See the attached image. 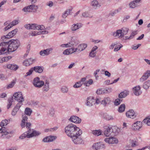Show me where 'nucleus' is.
<instances>
[{"label": "nucleus", "instance_id": "21", "mask_svg": "<svg viewBox=\"0 0 150 150\" xmlns=\"http://www.w3.org/2000/svg\"><path fill=\"white\" fill-rule=\"evenodd\" d=\"M110 102V98L109 97H105L102 100L101 104L103 105L104 106H105L109 104Z\"/></svg>", "mask_w": 150, "mask_h": 150}, {"label": "nucleus", "instance_id": "49", "mask_svg": "<svg viewBox=\"0 0 150 150\" xmlns=\"http://www.w3.org/2000/svg\"><path fill=\"white\" fill-rule=\"evenodd\" d=\"M6 48L3 47L0 50V55L6 54Z\"/></svg>", "mask_w": 150, "mask_h": 150}, {"label": "nucleus", "instance_id": "29", "mask_svg": "<svg viewBox=\"0 0 150 150\" xmlns=\"http://www.w3.org/2000/svg\"><path fill=\"white\" fill-rule=\"evenodd\" d=\"M141 0H135L131 2L129 4V7L131 8H134L137 5V3L139 2Z\"/></svg>", "mask_w": 150, "mask_h": 150}, {"label": "nucleus", "instance_id": "30", "mask_svg": "<svg viewBox=\"0 0 150 150\" xmlns=\"http://www.w3.org/2000/svg\"><path fill=\"white\" fill-rule=\"evenodd\" d=\"M129 94V91H125L121 92L119 94L118 97L119 98H121L125 97Z\"/></svg>", "mask_w": 150, "mask_h": 150}, {"label": "nucleus", "instance_id": "22", "mask_svg": "<svg viewBox=\"0 0 150 150\" xmlns=\"http://www.w3.org/2000/svg\"><path fill=\"white\" fill-rule=\"evenodd\" d=\"M43 86V87L42 88V91L45 92L48 91L50 89L49 81L47 80H46Z\"/></svg>", "mask_w": 150, "mask_h": 150}, {"label": "nucleus", "instance_id": "13", "mask_svg": "<svg viewBox=\"0 0 150 150\" xmlns=\"http://www.w3.org/2000/svg\"><path fill=\"white\" fill-rule=\"evenodd\" d=\"M126 116L127 117L132 119L135 118L136 116L135 112L132 110L127 111L126 113Z\"/></svg>", "mask_w": 150, "mask_h": 150}, {"label": "nucleus", "instance_id": "33", "mask_svg": "<svg viewBox=\"0 0 150 150\" xmlns=\"http://www.w3.org/2000/svg\"><path fill=\"white\" fill-rule=\"evenodd\" d=\"M78 47L79 52L84 50L87 47V45L85 44H82L78 45Z\"/></svg>", "mask_w": 150, "mask_h": 150}, {"label": "nucleus", "instance_id": "14", "mask_svg": "<svg viewBox=\"0 0 150 150\" xmlns=\"http://www.w3.org/2000/svg\"><path fill=\"white\" fill-rule=\"evenodd\" d=\"M105 146L104 144L101 142H99L94 144L93 147L96 150H98L100 149H102L104 148Z\"/></svg>", "mask_w": 150, "mask_h": 150}, {"label": "nucleus", "instance_id": "34", "mask_svg": "<svg viewBox=\"0 0 150 150\" xmlns=\"http://www.w3.org/2000/svg\"><path fill=\"white\" fill-rule=\"evenodd\" d=\"M103 117L104 119L107 120H112L114 119L113 116L107 113L104 114Z\"/></svg>", "mask_w": 150, "mask_h": 150}, {"label": "nucleus", "instance_id": "19", "mask_svg": "<svg viewBox=\"0 0 150 150\" xmlns=\"http://www.w3.org/2000/svg\"><path fill=\"white\" fill-rule=\"evenodd\" d=\"M91 5L93 7V8L97 9L98 8H99L101 6L100 3L97 0H93L91 2Z\"/></svg>", "mask_w": 150, "mask_h": 150}, {"label": "nucleus", "instance_id": "23", "mask_svg": "<svg viewBox=\"0 0 150 150\" xmlns=\"http://www.w3.org/2000/svg\"><path fill=\"white\" fill-rule=\"evenodd\" d=\"M34 61V59H33L31 58H30L28 59H26L23 62V65L26 66H29L30 64H32Z\"/></svg>", "mask_w": 150, "mask_h": 150}, {"label": "nucleus", "instance_id": "37", "mask_svg": "<svg viewBox=\"0 0 150 150\" xmlns=\"http://www.w3.org/2000/svg\"><path fill=\"white\" fill-rule=\"evenodd\" d=\"M150 116L146 117L143 120V122L148 126H150Z\"/></svg>", "mask_w": 150, "mask_h": 150}, {"label": "nucleus", "instance_id": "1", "mask_svg": "<svg viewBox=\"0 0 150 150\" xmlns=\"http://www.w3.org/2000/svg\"><path fill=\"white\" fill-rule=\"evenodd\" d=\"M6 54L9 52H13L15 51L20 45L19 41L18 40H11L7 42H5Z\"/></svg>", "mask_w": 150, "mask_h": 150}, {"label": "nucleus", "instance_id": "55", "mask_svg": "<svg viewBox=\"0 0 150 150\" xmlns=\"http://www.w3.org/2000/svg\"><path fill=\"white\" fill-rule=\"evenodd\" d=\"M101 98H96V99H94L95 104H98L100 103L101 104Z\"/></svg>", "mask_w": 150, "mask_h": 150}, {"label": "nucleus", "instance_id": "6", "mask_svg": "<svg viewBox=\"0 0 150 150\" xmlns=\"http://www.w3.org/2000/svg\"><path fill=\"white\" fill-rule=\"evenodd\" d=\"M13 99L18 102L17 104L18 105H22V103L24 101V98L23 97L22 93L21 92H18L15 93L13 97Z\"/></svg>", "mask_w": 150, "mask_h": 150}, {"label": "nucleus", "instance_id": "25", "mask_svg": "<svg viewBox=\"0 0 150 150\" xmlns=\"http://www.w3.org/2000/svg\"><path fill=\"white\" fill-rule=\"evenodd\" d=\"M79 42V40L76 38H72L69 42V44L71 45L72 47H76Z\"/></svg>", "mask_w": 150, "mask_h": 150}, {"label": "nucleus", "instance_id": "11", "mask_svg": "<svg viewBox=\"0 0 150 150\" xmlns=\"http://www.w3.org/2000/svg\"><path fill=\"white\" fill-rule=\"evenodd\" d=\"M150 76V71L148 70L145 72L140 78L139 81L143 83Z\"/></svg>", "mask_w": 150, "mask_h": 150}, {"label": "nucleus", "instance_id": "20", "mask_svg": "<svg viewBox=\"0 0 150 150\" xmlns=\"http://www.w3.org/2000/svg\"><path fill=\"white\" fill-rule=\"evenodd\" d=\"M86 105L89 106H91L95 104L94 99L93 97H89L87 98Z\"/></svg>", "mask_w": 150, "mask_h": 150}, {"label": "nucleus", "instance_id": "18", "mask_svg": "<svg viewBox=\"0 0 150 150\" xmlns=\"http://www.w3.org/2000/svg\"><path fill=\"white\" fill-rule=\"evenodd\" d=\"M53 50L52 48H48L46 50H41L40 52V55L44 56L45 55H48L50 54V51Z\"/></svg>", "mask_w": 150, "mask_h": 150}, {"label": "nucleus", "instance_id": "59", "mask_svg": "<svg viewBox=\"0 0 150 150\" xmlns=\"http://www.w3.org/2000/svg\"><path fill=\"white\" fill-rule=\"evenodd\" d=\"M96 53V52H92V51H91L89 54V56L92 57H94L95 56Z\"/></svg>", "mask_w": 150, "mask_h": 150}, {"label": "nucleus", "instance_id": "43", "mask_svg": "<svg viewBox=\"0 0 150 150\" xmlns=\"http://www.w3.org/2000/svg\"><path fill=\"white\" fill-rule=\"evenodd\" d=\"M82 85V83H80L79 81L76 82L75 84H74L73 87L75 88H78L81 87Z\"/></svg>", "mask_w": 150, "mask_h": 150}, {"label": "nucleus", "instance_id": "8", "mask_svg": "<svg viewBox=\"0 0 150 150\" xmlns=\"http://www.w3.org/2000/svg\"><path fill=\"white\" fill-rule=\"evenodd\" d=\"M33 84L35 87L40 88L43 86L44 82L40 80L38 77H37L34 79Z\"/></svg>", "mask_w": 150, "mask_h": 150}, {"label": "nucleus", "instance_id": "3", "mask_svg": "<svg viewBox=\"0 0 150 150\" xmlns=\"http://www.w3.org/2000/svg\"><path fill=\"white\" fill-rule=\"evenodd\" d=\"M39 131L35 130L32 129H29L28 130L19 136V138L23 139L25 138H30L38 136L41 134Z\"/></svg>", "mask_w": 150, "mask_h": 150}, {"label": "nucleus", "instance_id": "50", "mask_svg": "<svg viewBox=\"0 0 150 150\" xmlns=\"http://www.w3.org/2000/svg\"><path fill=\"white\" fill-rule=\"evenodd\" d=\"M33 71V68L32 67L29 70L28 72L26 73V74L24 76L26 77L32 74Z\"/></svg>", "mask_w": 150, "mask_h": 150}, {"label": "nucleus", "instance_id": "28", "mask_svg": "<svg viewBox=\"0 0 150 150\" xmlns=\"http://www.w3.org/2000/svg\"><path fill=\"white\" fill-rule=\"evenodd\" d=\"M21 105H18V104H17L12 111L11 115L13 116H14L16 115L17 112L18 111Z\"/></svg>", "mask_w": 150, "mask_h": 150}, {"label": "nucleus", "instance_id": "5", "mask_svg": "<svg viewBox=\"0 0 150 150\" xmlns=\"http://www.w3.org/2000/svg\"><path fill=\"white\" fill-rule=\"evenodd\" d=\"M129 29L127 28H123L121 29L117 30L116 31L113 33V36L115 37L119 36L120 39L123 37L125 35H126L128 33Z\"/></svg>", "mask_w": 150, "mask_h": 150}, {"label": "nucleus", "instance_id": "57", "mask_svg": "<svg viewBox=\"0 0 150 150\" xmlns=\"http://www.w3.org/2000/svg\"><path fill=\"white\" fill-rule=\"evenodd\" d=\"M37 30H44L45 28V27L43 25H38L37 26Z\"/></svg>", "mask_w": 150, "mask_h": 150}, {"label": "nucleus", "instance_id": "40", "mask_svg": "<svg viewBox=\"0 0 150 150\" xmlns=\"http://www.w3.org/2000/svg\"><path fill=\"white\" fill-rule=\"evenodd\" d=\"M32 110L29 108H26L25 111V113L29 116H30L32 112Z\"/></svg>", "mask_w": 150, "mask_h": 150}, {"label": "nucleus", "instance_id": "4", "mask_svg": "<svg viewBox=\"0 0 150 150\" xmlns=\"http://www.w3.org/2000/svg\"><path fill=\"white\" fill-rule=\"evenodd\" d=\"M82 133V131L81 130H80V131L75 135L70 137L72 141L75 144H83V140L80 136Z\"/></svg>", "mask_w": 150, "mask_h": 150}, {"label": "nucleus", "instance_id": "54", "mask_svg": "<svg viewBox=\"0 0 150 150\" xmlns=\"http://www.w3.org/2000/svg\"><path fill=\"white\" fill-rule=\"evenodd\" d=\"M123 46L122 44H120L118 46H116L114 48V51L115 52L117 51L120 49Z\"/></svg>", "mask_w": 150, "mask_h": 150}, {"label": "nucleus", "instance_id": "46", "mask_svg": "<svg viewBox=\"0 0 150 150\" xmlns=\"http://www.w3.org/2000/svg\"><path fill=\"white\" fill-rule=\"evenodd\" d=\"M122 101V100H120L118 98L116 99L114 101V105H115L117 106L119 105Z\"/></svg>", "mask_w": 150, "mask_h": 150}, {"label": "nucleus", "instance_id": "48", "mask_svg": "<svg viewBox=\"0 0 150 150\" xmlns=\"http://www.w3.org/2000/svg\"><path fill=\"white\" fill-rule=\"evenodd\" d=\"M138 33V31L137 30H136L133 32L130 35L129 37V39H132L134 36L136 35Z\"/></svg>", "mask_w": 150, "mask_h": 150}, {"label": "nucleus", "instance_id": "31", "mask_svg": "<svg viewBox=\"0 0 150 150\" xmlns=\"http://www.w3.org/2000/svg\"><path fill=\"white\" fill-rule=\"evenodd\" d=\"M81 24L80 23H77L74 24L72 25L71 30L72 31H75L81 27Z\"/></svg>", "mask_w": 150, "mask_h": 150}, {"label": "nucleus", "instance_id": "39", "mask_svg": "<svg viewBox=\"0 0 150 150\" xmlns=\"http://www.w3.org/2000/svg\"><path fill=\"white\" fill-rule=\"evenodd\" d=\"M92 133L95 135L98 136L101 134L102 132L100 130H96L92 131Z\"/></svg>", "mask_w": 150, "mask_h": 150}, {"label": "nucleus", "instance_id": "7", "mask_svg": "<svg viewBox=\"0 0 150 150\" xmlns=\"http://www.w3.org/2000/svg\"><path fill=\"white\" fill-rule=\"evenodd\" d=\"M38 8V6L34 4L30 5L27 6L25 7L23 9V11L26 12H35Z\"/></svg>", "mask_w": 150, "mask_h": 150}, {"label": "nucleus", "instance_id": "35", "mask_svg": "<svg viewBox=\"0 0 150 150\" xmlns=\"http://www.w3.org/2000/svg\"><path fill=\"white\" fill-rule=\"evenodd\" d=\"M71 11V9H67L64 13L62 14V17L64 18H66L67 16L69 14L70 11Z\"/></svg>", "mask_w": 150, "mask_h": 150}, {"label": "nucleus", "instance_id": "61", "mask_svg": "<svg viewBox=\"0 0 150 150\" xmlns=\"http://www.w3.org/2000/svg\"><path fill=\"white\" fill-rule=\"evenodd\" d=\"M18 31V29L17 28L13 30L12 31H11V34H12V35L13 36H14L16 33H17V32Z\"/></svg>", "mask_w": 150, "mask_h": 150}, {"label": "nucleus", "instance_id": "32", "mask_svg": "<svg viewBox=\"0 0 150 150\" xmlns=\"http://www.w3.org/2000/svg\"><path fill=\"white\" fill-rule=\"evenodd\" d=\"M150 86V80H148L145 82L143 84V88L146 90L148 89Z\"/></svg>", "mask_w": 150, "mask_h": 150}, {"label": "nucleus", "instance_id": "10", "mask_svg": "<svg viewBox=\"0 0 150 150\" xmlns=\"http://www.w3.org/2000/svg\"><path fill=\"white\" fill-rule=\"evenodd\" d=\"M104 141L106 143L109 144H117L118 142L117 138L113 137L106 138L105 139Z\"/></svg>", "mask_w": 150, "mask_h": 150}, {"label": "nucleus", "instance_id": "9", "mask_svg": "<svg viewBox=\"0 0 150 150\" xmlns=\"http://www.w3.org/2000/svg\"><path fill=\"white\" fill-rule=\"evenodd\" d=\"M104 134L106 137H108L113 132V130L111 125H106L104 127Z\"/></svg>", "mask_w": 150, "mask_h": 150}, {"label": "nucleus", "instance_id": "38", "mask_svg": "<svg viewBox=\"0 0 150 150\" xmlns=\"http://www.w3.org/2000/svg\"><path fill=\"white\" fill-rule=\"evenodd\" d=\"M125 105L124 104H121L119 108L118 111L119 112H124L125 109Z\"/></svg>", "mask_w": 150, "mask_h": 150}, {"label": "nucleus", "instance_id": "27", "mask_svg": "<svg viewBox=\"0 0 150 150\" xmlns=\"http://www.w3.org/2000/svg\"><path fill=\"white\" fill-rule=\"evenodd\" d=\"M1 128L0 129V133H4V135H7L8 134V133H13V131H10L8 132L4 126L1 127Z\"/></svg>", "mask_w": 150, "mask_h": 150}, {"label": "nucleus", "instance_id": "12", "mask_svg": "<svg viewBox=\"0 0 150 150\" xmlns=\"http://www.w3.org/2000/svg\"><path fill=\"white\" fill-rule=\"evenodd\" d=\"M142 126V123L140 121H137L133 124L132 129L134 130H139Z\"/></svg>", "mask_w": 150, "mask_h": 150}, {"label": "nucleus", "instance_id": "42", "mask_svg": "<svg viewBox=\"0 0 150 150\" xmlns=\"http://www.w3.org/2000/svg\"><path fill=\"white\" fill-rule=\"evenodd\" d=\"M82 16L84 18L89 17L91 18L92 17V16H91L88 12H85L82 13Z\"/></svg>", "mask_w": 150, "mask_h": 150}, {"label": "nucleus", "instance_id": "63", "mask_svg": "<svg viewBox=\"0 0 150 150\" xmlns=\"http://www.w3.org/2000/svg\"><path fill=\"white\" fill-rule=\"evenodd\" d=\"M11 24H9L4 29L5 31H6L12 27Z\"/></svg>", "mask_w": 150, "mask_h": 150}, {"label": "nucleus", "instance_id": "52", "mask_svg": "<svg viewBox=\"0 0 150 150\" xmlns=\"http://www.w3.org/2000/svg\"><path fill=\"white\" fill-rule=\"evenodd\" d=\"M54 114V109L51 108L49 110V114L51 116H53Z\"/></svg>", "mask_w": 150, "mask_h": 150}, {"label": "nucleus", "instance_id": "41", "mask_svg": "<svg viewBox=\"0 0 150 150\" xmlns=\"http://www.w3.org/2000/svg\"><path fill=\"white\" fill-rule=\"evenodd\" d=\"M93 81L92 79H89L88 81H86L84 83V85L86 86H89L92 84Z\"/></svg>", "mask_w": 150, "mask_h": 150}, {"label": "nucleus", "instance_id": "16", "mask_svg": "<svg viewBox=\"0 0 150 150\" xmlns=\"http://www.w3.org/2000/svg\"><path fill=\"white\" fill-rule=\"evenodd\" d=\"M38 24H29L25 25V27L27 29L37 30Z\"/></svg>", "mask_w": 150, "mask_h": 150}, {"label": "nucleus", "instance_id": "26", "mask_svg": "<svg viewBox=\"0 0 150 150\" xmlns=\"http://www.w3.org/2000/svg\"><path fill=\"white\" fill-rule=\"evenodd\" d=\"M33 70L35 72L39 73H42L43 70L44 68L40 66H36L32 67Z\"/></svg>", "mask_w": 150, "mask_h": 150}, {"label": "nucleus", "instance_id": "2", "mask_svg": "<svg viewBox=\"0 0 150 150\" xmlns=\"http://www.w3.org/2000/svg\"><path fill=\"white\" fill-rule=\"evenodd\" d=\"M81 130L76 125L72 124L68 125L65 128V131L67 135L71 137L78 133Z\"/></svg>", "mask_w": 150, "mask_h": 150}, {"label": "nucleus", "instance_id": "51", "mask_svg": "<svg viewBox=\"0 0 150 150\" xmlns=\"http://www.w3.org/2000/svg\"><path fill=\"white\" fill-rule=\"evenodd\" d=\"M63 54L64 55H69L71 54V52L69 49H67L64 50L63 52Z\"/></svg>", "mask_w": 150, "mask_h": 150}, {"label": "nucleus", "instance_id": "44", "mask_svg": "<svg viewBox=\"0 0 150 150\" xmlns=\"http://www.w3.org/2000/svg\"><path fill=\"white\" fill-rule=\"evenodd\" d=\"M16 83V81L14 80L12 81L10 83L7 85L6 88L7 89L10 88H12L14 85Z\"/></svg>", "mask_w": 150, "mask_h": 150}, {"label": "nucleus", "instance_id": "53", "mask_svg": "<svg viewBox=\"0 0 150 150\" xmlns=\"http://www.w3.org/2000/svg\"><path fill=\"white\" fill-rule=\"evenodd\" d=\"M18 23V20H14L11 23H10V24H11V25L12 27L13 26L16 25Z\"/></svg>", "mask_w": 150, "mask_h": 150}, {"label": "nucleus", "instance_id": "62", "mask_svg": "<svg viewBox=\"0 0 150 150\" xmlns=\"http://www.w3.org/2000/svg\"><path fill=\"white\" fill-rule=\"evenodd\" d=\"M46 5L50 7H52L53 5V3L52 1H50L47 3Z\"/></svg>", "mask_w": 150, "mask_h": 150}, {"label": "nucleus", "instance_id": "24", "mask_svg": "<svg viewBox=\"0 0 150 150\" xmlns=\"http://www.w3.org/2000/svg\"><path fill=\"white\" fill-rule=\"evenodd\" d=\"M5 67H6L8 69H9L11 70L16 71L18 68V66L14 64H8Z\"/></svg>", "mask_w": 150, "mask_h": 150}, {"label": "nucleus", "instance_id": "56", "mask_svg": "<svg viewBox=\"0 0 150 150\" xmlns=\"http://www.w3.org/2000/svg\"><path fill=\"white\" fill-rule=\"evenodd\" d=\"M40 32L34 31L30 34V35L33 36H35L39 35H40Z\"/></svg>", "mask_w": 150, "mask_h": 150}, {"label": "nucleus", "instance_id": "15", "mask_svg": "<svg viewBox=\"0 0 150 150\" xmlns=\"http://www.w3.org/2000/svg\"><path fill=\"white\" fill-rule=\"evenodd\" d=\"M69 120L76 123H80L81 122V120L76 116H72L69 119Z\"/></svg>", "mask_w": 150, "mask_h": 150}, {"label": "nucleus", "instance_id": "64", "mask_svg": "<svg viewBox=\"0 0 150 150\" xmlns=\"http://www.w3.org/2000/svg\"><path fill=\"white\" fill-rule=\"evenodd\" d=\"M42 141L44 142H50V141L49 140V137H47L44 138L42 140Z\"/></svg>", "mask_w": 150, "mask_h": 150}, {"label": "nucleus", "instance_id": "60", "mask_svg": "<svg viewBox=\"0 0 150 150\" xmlns=\"http://www.w3.org/2000/svg\"><path fill=\"white\" fill-rule=\"evenodd\" d=\"M49 137V140L50 141V142L53 141L55 139V137L54 136H48Z\"/></svg>", "mask_w": 150, "mask_h": 150}, {"label": "nucleus", "instance_id": "47", "mask_svg": "<svg viewBox=\"0 0 150 150\" xmlns=\"http://www.w3.org/2000/svg\"><path fill=\"white\" fill-rule=\"evenodd\" d=\"M61 90L63 93H67L68 91V88L65 86H63L62 87Z\"/></svg>", "mask_w": 150, "mask_h": 150}, {"label": "nucleus", "instance_id": "36", "mask_svg": "<svg viewBox=\"0 0 150 150\" xmlns=\"http://www.w3.org/2000/svg\"><path fill=\"white\" fill-rule=\"evenodd\" d=\"M8 103L7 106V108L8 109L10 108L12 104V103L13 101V97H11L8 98Z\"/></svg>", "mask_w": 150, "mask_h": 150}, {"label": "nucleus", "instance_id": "17", "mask_svg": "<svg viewBox=\"0 0 150 150\" xmlns=\"http://www.w3.org/2000/svg\"><path fill=\"white\" fill-rule=\"evenodd\" d=\"M141 87L139 86H137L133 88L134 93L136 96H139L142 93L140 90Z\"/></svg>", "mask_w": 150, "mask_h": 150}, {"label": "nucleus", "instance_id": "45", "mask_svg": "<svg viewBox=\"0 0 150 150\" xmlns=\"http://www.w3.org/2000/svg\"><path fill=\"white\" fill-rule=\"evenodd\" d=\"M8 124V120L5 119L3 120L1 122L0 126L1 127L6 126Z\"/></svg>", "mask_w": 150, "mask_h": 150}, {"label": "nucleus", "instance_id": "58", "mask_svg": "<svg viewBox=\"0 0 150 150\" xmlns=\"http://www.w3.org/2000/svg\"><path fill=\"white\" fill-rule=\"evenodd\" d=\"M13 133H8V134L7 135H4L5 137H4V138H7V139H9L10 137H11L13 136L12 134Z\"/></svg>", "mask_w": 150, "mask_h": 150}]
</instances>
